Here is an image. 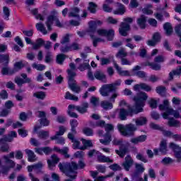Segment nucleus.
Returning <instances> with one entry per match:
<instances>
[{"label": "nucleus", "mask_w": 181, "mask_h": 181, "mask_svg": "<svg viewBox=\"0 0 181 181\" xmlns=\"http://www.w3.org/2000/svg\"><path fill=\"white\" fill-rule=\"evenodd\" d=\"M97 8H98L97 4L90 1L88 3L87 9L90 12V13L95 14L97 13Z\"/></svg>", "instance_id": "nucleus-34"}, {"label": "nucleus", "mask_w": 181, "mask_h": 181, "mask_svg": "<svg viewBox=\"0 0 181 181\" xmlns=\"http://www.w3.org/2000/svg\"><path fill=\"white\" fill-rule=\"evenodd\" d=\"M94 77L96 80H99L100 81H103V83H107V76L105 74H103L100 71H97L94 74Z\"/></svg>", "instance_id": "nucleus-31"}, {"label": "nucleus", "mask_w": 181, "mask_h": 181, "mask_svg": "<svg viewBox=\"0 0 181 181\" xmlns=\"http://www.w3.org/2000/svg\"><path fill=\"white\" fill-rule=\"evenodd\" d=\"M149 127L151 129H154L155 131H163V127L159 126V124H156L153 122L150 123Z\"/></svg>", "instance_id": "nucleus-58"}, {"label": "nucleus", "mask_w": 181, "mask_h": 181, "mask_svg": "<svg viewBox=\"0 0 181 181\" xmlns=\"http://www.w3.org/2000/svg\"><path fill=\"white\" fill-rule=\"evenodd\" d=\"M148 139V136L146 134H142L141 136H138L137 137L132 138L130 142L134 144V145H138V144H142V142H145Z\"/></svg>", "instance_id": "nucleus-18"}, {"label": "nucleus", "mask_w": 181, "mask_h": 181, "mask_svg": "<svg viewBox=\"0 0 181 181\" xmlns=\"http://www.w3.org/2000/svg\"><path fill=\"white\" fill-rule=\"evenodd\" d=\"M117 130L120 135L124 136V138H134L135 136V132L138 131V127L132 123L127 124H118Z\"/></svg>", "instance_id": "nucleus-4"}, {"label": "nucleus", "mask_w": 181, "mask_h": 181, "mask_svg": "<svg viewBox=\"0 0 181 181\" xmlns=\"http://www.w3.org/2000/svg\"><path fill=\"white\" fill-rule=\"evenodd\" d=\"M117 8L113 11L114 15H124L127 12L125 6L119 2H117Z\"/></svg>", "instance_id": "nucleus-20"}, {"label": "nucleus", "mask_w": 181, "mask_h": 181, "mask_svg": "<svg viewBox=\"0 0 181 181\" xmlns=\"http://www.w3.org/2000/svg\"><path fill=\"white\" fill-rule=\"evenodd\" d=\"M69 108L71 110H76V111H78L79 114H86V112L88 111V103L87 102L83 103L82 104V106L69 105Z\"/></svg>", "instance_id": "nucleus-13"}, {"label": "nucleus", "mask_w": 181, "mask_h": 181, "mask_svg": "<svg viewBox=\"0 0 181 181\" xmlns=\"http://www.w3.org/2000/svg\"><path fill=\"white\" fill-rule=\"evenodd\" d=\"M1 74L2 76H13L15 71L8 66H4L1 68Z\"/></svg>", "instance_id": "nucleus-37"}, {"label": "nucleus", "mask_w": 181, "mask_h": 181, "mask_svg": "<svg viewBox=\"0 0 181 181\" xmlns=\"http://www.w3.org/2000/svg\"><path fill=\"white\" fill-rule=\"evenodd\" d=\"M69 18H80V8L74 6L71 8V12L69 13Z\"/></svg>", "instance_id": "nucleus-21"}, {"label": "nucleus", "mask_w": 181, "mask_h": 181, "mask_svg": "<svg viewBox=\"0 0 181 181\" xmlns=\"http://www.w3.org/2000/svg\"><path fill=\"white\" fill-rule=\"evenodd\" d=\"M78 69L81 71H84L86 70H88V69H90V64L89 63H83V64H81Z\"/></svg>", "instance_id": "nucleus-59"}, {"label": "nucleus", "mask_w": 181, "mask_h": 181, "mask_svg": "<svg viewBox=\"0 0 181 181\" xmlns=\"http://www.w3.org/2000/svg\"><path fill=\"white\" fill-rule=\"evenodd\" d=\"M14 81L17 84V86H18V87H22V86H23V84H26V83H28V79L24 81L23 78H22L16 77L14 78Z\"/></svg>", "instance_id": "nucleus-48"}, {"label": "nucleus", "mask_w": 181, "mask_h": 181, "mask_svg": "<svg viewBox=\"0 0 181 181\" xmlns=\"http://www.w3.org/2000/svg\"><path fill=\"white\" fill-rule=\"evenodd\" d=\"M76 76H77L76 72L72 71L71 70H68V86L71 91L78 94V93L81 91V88L77 86V83H76V79H74Z\"/></svg>", "instance_id": "nucleus-7"}, {"label": "nucleus", "mask_w": 181, "mask_h": 181, "mask_svg": "<svg viewBox=\"0 0 181 181\" xmlns=\"http://www.w3.org/2000/svg\"><path fill=\"white\" fill-rule=\"evenodd\" d=\"M111 141H112L111 133H105L104 135V139H100V144H103V145H110Z\"/></svg>", "instance_id": "nucleus-25"}, {"label": "nucleus", "mask_w": 181, "mask_h": 181, "mask_svg": "<svg viewBox=\"0 0 181 181\" xmlns=\"http://www.w3.org/2000/svg\"><path fill=\"white\" fill-rule=\"evenodd\" d=\"M68 139H69L72 142V146L74 149H80L81 151V146H80V141L76 139L74 137V134L73 133L68 134Z\"/></svg>", "instance_id": "nucleus-17"}, {"label": "nucleus", "mask_w": 181, "mask_h": 181, "mask_svg": "<svg viewBox=\"0 0 181 181\" xmlns=\"http://www.w3.org/2000/svg\"><path fill=\"white\" fill-rule=\"evenodd\" d=\"M37 30L42 32L43 35H47V30L45 28V25L42 23H38L36 24Z\"/></svg>", "instance_id": "nucleus-45"}, {"label": "nucleus", "mask_w": 181, "mask_h": 181, "mask_svg": "<svg viewBox=\"0 0 181 181\" xmlns=\"http://www.w3.org/2000/svg\"><path fill=\"white\" fill-rule=\"evenodd\" d=\"M174 76H180V73L179 72V69L173 70L169 73L168 80L172 81L173 80Z\"/></svg>", "instance_id": "nucleus-54"}, {"label": "nucleus", "mask_w": 181, "mask_h": 181, "mask_svg": "<svg viewBox=\"0 0 181 181\" xmlns=\"http://www.w3.org/2000/svg\"><path fill=\"white\" fill-rule=\"evenodd\" d=\"M61 45H66V43H70V34L66 33L64 35L60 40Z\"/></svg>", "instance_id": "nucleus-53"}, {"label": "nucleus", "mask_w": 181, "mask_h": 181, "mask_svg": "<svg viewBox=\"0 0 181 181\" xmlns=\"http://www.w3.org/2000/svg\"><path fill=\"white\" fill-rule=\"evenodd\" d=\"M137 23L141 29H145L146 28V17L142 15L137 19Z\"/></svg>", "instance_id": "nucleus-33"}, {"label": "nucleus", "mask_w": 181, "mask_h": 181, "mask_svg": "<svg viewBox=\"0 0 181 181\" xmlns=\"http://www.w3.org/2000/svg\"><path fill=\"white\" fill-rule=\"evenodd\" d=\"M136 127H144L148 124V119L146 117H140L135 119Z\"/></svg>", "instance_id": "nucleus-26"}, {"label": "nucleus", "mask_w": 181, "mask_h": 181, "mask_svg": "<svg viewBox=\"0 0 181 181\" xmlns=\"http://www.w3.org/2000/svg\"><path fill=\"white\" fill-rule=\"evenodd\" d=\"M166 87L163 86H158L156 88V92L157 93V94L161 95V97H166Z\"/></svg>", "instance_id": "nucleus-40"}, {"label": "nucleus", "mask_w": 181, "mask_h": 181, "mask_svg": "<svg viewBox=\"0 0 181 181\" xmlns=\"http://www.w3.org/2000/svg\"><path fill=\"white\" fill-rule=\"evenodd\" d=\"M163 29L165 31L166 36H172V33H173V28L170 23H165L163 25Z\"/></svg>", "instance_id": "nucleus-24"}, {"label": "nucleus", "mask_w": 181, "mask_h": 181, "mask_svg": "<svg viewBox=\"0 0 181 181\" xmlns=\"http://www.w3.org/2000/svg\"><path fill=\"white\" fill-rule=\"evenodd\" d=\"M98 161L99 162V163H112L114 162V160L104 155H100L98 156Z\"/></svg>", "instance_id": "nucleus-27"}, {"label": "nucleus", "mask_w": 181, "mask_h": 181, "mask_svg": "<svg viewBox=\"0 0 181 181\" xmlns=\"http://www.w3.org/2000/svg\"><path fill=\"white\" fill-rule=\"evenodd\" d=\"M3 159L5 160V163L7 165H9L8 167L11 169H13L15 168V165H16L15 162L9 158L8 156H4Z\"/></svg>", "instance_id": "nucleus-42"}, {"label": "nucleus", "mask_w": 181, "mask_h": 181, "mask_svg": "<svg viewBox=\"0 0 181 181\" xmlns=\"http://www.w3.org/2000/svg\"><path fill=\"white\" fill-rule=\"evenodd\" d=\"M180 122L177 120H175L173 118H170L168 121V125L169 127H179V124Z\"/></svg>", "instance_id": "nucleus-60"}, {"label": "nucleus", "mask_w": 181, "mask_h": 181, "mask_svg": "<svg viewBox=\"0 0 181 181\" xmlns=\"http://www.w3.org/2000/svg\"><path fill=\"white\" fill-rule=\"evenodd\" d=\"M146 100H148V94L141 91L133 97L134 105L128 106L127 110L120 108L119 111V118L120 121H127L128 117H134L141 112H144V107L146 105Z\"/></svg>", "instance_id": "nucleus-1"}, {"label": "nucleus", "mask_w": 181, "mask_h": 181, "mask_svg": "<svg viewBox=\"0 0 181 181\" xmlns=\"http://www.w3.org/2000/svg\"><path fill=\"white\" fill-rule=\"evenodd\" d=\"M3 13H4V16H6V18L4 19H6V21H9V16H11V10L9 9V8H8L6 6H4L3 7Z\"/></svg>", "instance_id": "nucleus-55"}, {"label": "nucleus", "mask_w": 181, "mask_h": 181, "mask_svg": "<svg viewBox=\"0 0 181 181\" xmlns=\"http://www.w3.org/2000/svg\"><path fill=\"white\" fill-rule=\"evenodd\" d=\"M59 131L56 132L54 136L50 137L51 141H55L57 139V136H62L64 135V132H66V127L64 126H60L59 128Z\"/></svg>", "instance_id": "nucleus-23"}, {"label": "nucleus", "mask_w": 181, "mask_h": 181, "mask_svg": "<svg viewBox=\"0 0 181 181\" xmlns=\"http://www.w3.org/2000/svg\"><path fill=\"white\" fill-rule=\"evenodd\" d=\"M33 97H35V98L38 100H45V98H46V93L44 91H38L33 94Z\"/></svg>", "instance_id": "nucleus-47"}, {"label": "nucleus", "mask_w": 181, "mask_h": 181, "mask_svg": "<svg viewBox=\"0 0 181 181\" xmlns=\"http://www.w3.org/2000/svg\"><path fill=\"white\" fill-rule=\"evenodd\" d=\"M34 166V170L36 172V173H42V169H43V163H37L36 164H33Z\"/></svg>", "instance_id": "nucleus-49"}, {"label": "nucleus", "mask_w": 181, "mask_h": 181, "mask_svg": "<svg viewBox=\"0 0 181 181\" xmlns=\"http://www.w3.org/2000/svg\"><path fill=\"white\" fill-rule=\"evenodd\" d=\"M135 171L133 173V177L138 178L144 172H145V167H144V165L136 163L135 165Z\"/></svg>", "instance_id": "nucleus-16"}, {"label": "nucleus", "mask_w": 181, "mask_h": 181, "mask_svg": "<svg viewBox=\"0 0 181 181\" xmlns=\"http://www.w3.org/2000/svg\"><path fill=\"white\" fill-rule=\"evenodd\" d=\"M76 109H70V105L68 106L67 114L71 118H78V115L77 113L73 112Z\"/></svg>", "instance_id": "nucleus-51"}, {"label": "nucleus", "mask_w": 181, "mask_h": 181, "mask_svg": "<svg viewBox=\"0 0 181 181\" xmlns=\"http://www.w3.org/2000/svg\"><path fill=\"white\" fill-rule=\"evenodd\" d=\"M113 145H116L119 147V150H115V153L117 155H118L120 158H124L128 152H129V150L128 149V147L125 146V144H123L122 140H118L117 139H115L112 141Z\"/></svg>", "instance_id": "nucleus-9"}, {"label": "nucleus", "mask_w": 181, "mask_h": 181, "mask_svg": "<svg viewBox=\"0 0 181 181\" xmlns=\"http://www.w3.org/2000/svg\"><path fill=\"white\" fill-rule=\"evenodd\" d=\"M109 168L110 169H111V170H113L114 172H117V170H121L122 169L121 166H119V165L117 163L110 165Z\"/></svg>", "instance_id": "nucleus-63"}, {"label": "nucleus", "mask_w": 181, "mask_h": 181, "mask_svg": "<svg viewBox=\"0 0 181 181\" xmlns=\"http://www.w3.org/2000/svg\"><path fill=\"white\" fill-rule=\"evenodd\" d=\"M144 66H148L152 70H154L155 71H158V70H160L161 69L160 64L150 62H146Z\"/></svg>", "instance_id": "nucleus-35"}, {"label": "nucleus", "mask_w": 181, "mask_h": 181, "mask_svg": "<svg viewBox=\"0 0 181 181\" xmlns=\"http://www.w3.org/2000/svg\"><path fill=\"white\" fill-rule=\"evenodd\" d=\"M100 107L105 110L106 111L108 110H112L114 108V105L111 102L103 100L100 103Z\"/></svg>", "instance_id": "nucleus-36"}, {"label": "nucleus", "mask_w": 181, "mask_h": 181, "mask_svg": "<svg viewBox=\"0 0 181 181\" xmlns=\"http://www.w3.org/2000/svg\"><path fill=\"white\" fill-rule=\"evenodd\" d=\"M103 21L101 20L90 21L88 22L89 30L88 33H92L90 35V39H93V45L94 47L98 46L99 42H103V39L100 37H95L94 33L97 32L99 36H105L107 37L108 42H112L114 40V36H115V31L114 29L105 30V29H98V26H101L103 25Z\"/></svg>", "instance_id": "nucleus-2"}, {"label": "nucleus", "mask_w": 181, "mask_h": 181, "mask_svg": "<svg viewBox=\"0 0 181 181\" xmlns=\"http://www.w3.org/2000/svg\"><path fill=\"white\" fill-rule=\"evenodd\" d=\"M68 165L69 164H67V163H64L63 164L59 163L58 167L59 168L60 172L64 173L71 180H76L77 179V171L76 170L71 171V170L68 168Z\"/></svg>", "instance_id": "nucleus-8"}, {"label": "nucleus", "mask_w": 181, "mask_h": 181, "mask_svg": "<svg viewBox=\"0 0 181 181\" xmlns=\"http://www.w3.org/2000/svg\"><path fill=\"white\" fill-rule=\"evenodd\" d=\"M82 132L86 136H93L94 135V131L90 127L83 128Z\"/></svg>", "instance_id": "nucleus-43"}, {"label": "nucleus", "mask_w": 181, "mask_h": 181, "mask_svg": "<svg viewBox=\"0 0 181 181\" xmlns=\"http://www.w3.org/2000/svg\"><path fill=\"white\" fill-rule=\"evenodd\" d=\"M160 40H162V35H160V33L156 32L153 34L152 40H148L147 41V45L148 46L154 47V46H156Z\"/></svg>", "instance_id": "nucleus-12"}, {"label": "nucleus", "mask_w": 181, "mask_h": 181, "mask_svg": "<svg viewBox=\"0 0 181 181\" xmlns=\"http://www.w3.org/2000/svg\"><path fill=\"white\" fill-rule=\"evenodd\" d=\"M170 148L174 152L175 158L177 159V162L180 163L181 162V147L176 144L172 142L170 143Z\"/></svg>", "instance_id": "nucleus-11"}, {"label": "nucleus", "mask_w": 181, "mask_h": 181, "mask_svg": "<svg viewBox=\"0 0 181 181\" xmlns=\"http://www.w3.org/2000/svg\"><path fill=\"white\" fill-rule=\"evenodd\" d=\"M159 151L163 155L168 153V143L165 141H162L160 144Z\"/></svg>", "instance_id": "nucleus-39"}, {"label": "nucleus", "mask_w": 181, "mask_h": 181, "mask_svg": "<svg viewBox=\"0 0 181 181\" xmlns=\"http://www.w3.org/2000/svg\"><path fill=\"white\" fill-rule=\"evenodd\" d=\"M25 153L28 156V162H35L36 160V155L35 152L30 149H25Z\"/></svg>", "instance_id": "nucleus-28"}, {"label": "nucleus", "mask_w": 181, "mask_h": 181, "mask_svg": "<svg viewBox=\"0 0 181 181\" xmlns=\"http://www.w3.org/2000/svg\"><path fill=\"white\" fill-rule=\"evenodd\" d=\"M45 45V41L42 38H37L35 42L33 43V49L37 50Z\"/></svg>", "instance_id": "nucleus-32"}, {"label": "nucleus", "mask_w": 181, "mask_h": 181, "mask_svg": "<svg viewBox=\"0 0 181 181\" xmlns=\"http://www.w3.org/2000/svg\"><path fill=\"white\" fill-rule=\"evenodd\" d=\"M113 65L115 69L117 70L118 74L123 77H138V78H146L148 76L146 72L142 70V67L139 65H136L130 71L122 70V67H119L118 64L115 61H113Z\"/></svg>", "instance_id": "nucleus-3"}, {"label": "nucleus", "mask_w": 181, "mask_h": 181, "mask_svg": "<svg viewBox=\"0 0 181 181\" xmlns=\"http://www.w3.org/2000/svg\"><path fill=\"white\" fill-rule=\"evenodd\" d=\"M66 54H59L57 56V63L58 64H63L64 60H66Z\"/></svg>", "instance_id": "nucleus-50"}, {"label": "nucleus", "mask_w": 181, "mask_h": 181, "mask_svg": "<svg viewBox=\"0 0 181 181\" xmlns=\"http://www.w3.org/2000/svg\"><path fill=\"white\" fill-rule=\"evenodd\" d=\"M105 131L106 134H111L114 131V125L110 123L106 124L105 125Z\"/></svg>", "instance_id": "nucleus-56"}, {"label": "nucleus", "mask_w": 181, "mask_h": 181, "mask_svg": "<svg viewBox=\"0 0 181 181\" xmlns=\"http://www.w3.org/2000/svg\"><path fill=\"white\" fill-rule=\"evenodd\" d=\"M9 144L8 143H3L0 146V152L4 153L9 152Z\"/></svg>", "instance_id": "nucleus-52"}, {"label": "nucleus", "mask_w": 181, "mask_h": 181, "mask_svg": "<svg viewBox=\"0 0 181 181\" xmlns=\"http://www.w3.org/2000/svg\"><path fill=\"white\" fill-rule=\"evenodd\" d=\"M18 135L21 136L22 138H26L28 136V130H25L24 129H18Z\"/></svg>", "instance_id": "nucleus-64"}, {"label": "nucleus", "mask_w": 181, "mask_h": 181, "mask_svg": "<svg viewBox=\"0 0 181 181\" xmlns=\"http://www.w3.org/2000/svg\"><path fill=\"white\" fill-rule=\"evenodd\" d=\"M158 108L160 111H165L162 114L164 119H168L169 115H173L175 118H180V113L169 107V100L168 99L164 100L163 104L159 105Z\"/></svg>", "instance_id": "nucleus-5"}, {"label": "nucleus", "mask_w": 181, "mask_h": 181, "mask_svg": "<svg viewBox=\"0 0 181 181\" xmlns=\"http://www.w3.org/2000/svg\"><path fill=\"white\" fill-rule=\"evenodd\" d=\"M134 165V160L131 156L128 155L124 158V162L122 163V166L126 172H129V169L132 168Z\"/></svg>", "instance_id": "nucleus-15"}, {"label": "nucleus", "mask_w": 181, "mask_h": 181, "mask_svg": "<svg viewBox=\"0 0 181 181\" xmlns=\"http://www.w3.org/2000/svg\"><path fill=\"white\" fill-rule=\"evenodd\" d=\"M129 30H131V25L124 22L120 23L119 33L121 35V36H128V32H129Z\"/></svg>", "instance_id": "nucleus-14"}, {"label": "nucleus", "mask_w": 181, "mask_h": 181, "mask_svg": "<svg viewBox=\"0 0 181 181\" xmlns=\"http://www.w3.org/2000/svg\"><path fill=\"white\" fill-rule=\"evenodd\" d=\"M51 13V15L47 16L45 23L53 25V23L56 21V18L57 17L56 16V13H57V12H56V11H52Z\"/></svg>", "instance_id": "nucleus-38"}, {"label": "nucleus", "mask_w": 181, "mask_h": 181, "mask_svg": "<svg viewBox=\"0 0 181 181\" xmlns=\"http://www.w3.org/2000/svg\"><path fill=\"white\" fill-rule=\"evenodd\" d=\"M83 146H81V151H86L87 148H93V141L86 139H81Z\"/></svg>", "instance_id": "nucleus-29"}, {"label": "nucleus", "mask_w": 181, "mask_h": 181, "mask_svg": "<svg viewBox=\"0 0 181 181\" xmlns=\"http://www.w3.org/2000/svg\"><path fill=\"white\" fill-rule=\"evenodd\" d=\"M174 160L170 157H165L162 160L161 163L163 165H170V163H173Z\"/></svg>", "instance_id": "nucleus-62"}, {"label": "nucleus", "mask_w": 181, "mask_h": 181, "mask_svg": "<svg viewBox=\"0 0 181 181\" xmlns=\"http://www.w3.org/2000/svg\"><path fill=\"white\" fill-rule=\"evenodd\" d=\"M40 124L42 127H49L50 125V121L46 117L41 118L40 119Z\"/></svg>", "instance_id": "nucleus-57"}, {"label": "nucleus", "mask_w": 181, "mask_h": 181, "mask_svg": "<svg viewBox=\"0 0 181 181\" xmlns=\"http://www.w3.org/2000/svg\"><path fill=\"white\" fill-rule=\"evenodd\" d=\"M0 63L3 64L4 67H8V66H9V55L0 54Z\"/></svg>", "instance_id": "nucleus-30"}, {"label": "nucleus", "mask_w": 181, "mask_h": 181, "mask_svg": "<svg viewBox=\"0 0 181 181\" xmlns=\"http://www.w3.org/2000/svg\"><path fill=\"white\" fill-rule=\"evenodd\" d=\"M71 126V132L73 135H76L77 134L76 128L78 127V121L76 119H72L69 122Z\"/></svg>", "instance_id": "nucleus-22"}, {"label": "nucleus", "mask_w": 181, "mask_h": 181, "mask_svg": "<svg viewBox=\"0 0 181 181\" xmlns=\"http://www.w3.org/2000/svg\"><path fill=\"white\" fill-rule=\"evenodd\" d=\"M23 67H25V64L22 61H20L14 64V67L12 70L14 71L15 74V73H17V71H19V70H22Z\"/></svg>", "instance_id": "nucleus-41"}, {"label": "nucleus", "mask_w": 181, "mask_h": 181, "mask_svg": "<svg viewBox=\"0 0 181 181\" xmlns=\"http://www.w3.org/2000/svg\"><path fill=\"white\" fill-rule=\"evenodd\" d=\"M119 86H121V79H118L112 83L103 85L99 90V93L102 97H108L110 93H115L117 87Z\"/></svg>", "instance_id": "nucleus-6"}, {"label": "nucleus", "mask_w": 181, "mask_h": 181, "mask_svg": "<svg viewBox=\"0 0 181 181\" xmlns=\"http://www.w3.org/2000/svg\"><path fill=\"white\" fill-rule=\"evenodd\" d=\"M68 168L71 170V172L74 170H78V169H84L86 168V163L83 160H78V163L72 161L71 163H66Z\"/></svg>", "instance_id": "nucleus-10"}, {"label": "nucleus", "mask_w": 181, "mask_h": 181, "mask_svg": "<svg viewBox=\"0 0 181 181\" xmlns=\"http://www.w3.org/2000/svg\"><path fill=\"white\" fill-rule=\"evenodd\" d=\"M65 100H71L72 101H78V97L70 93L67 91L64 96Z\"/></svg>", "instance_id": "nucleus-46"}, {"label": "nucleus", "mask_w": 181, "mask_h": 181, "mask_svg": "<svg viewBox=\"0 0 181 181\" xmlns=\"http://www.w3.org/2000/svg\"><path fill=\"white\" fill-rule=\"evenodd\" d=\"M90 103L93 107H97L100 104V98L92 96L90 98Z\"/></svg>", "instance_id": "nucleus-61"}, {"label": "nucleus", "mask_w": 181, "mask_h": 181, "mask_svg": "<svg viewBox=\"0 0 181 181\" xmlns=\"http://www.w3.org/2000/svg\"><path fill=\"white\" fill-rule=\"evenodd\" d=\"M38 138L44 140L47 139L49 138V132L45 130L40 131L38 132Z\"/></svg>", "instance_id": "nucleus-44"}, {"label": "nucleus", "mask_w": 181, "mask_h": 181, "mask_svg": "<svg viewBox=\"0 0 181 181\" xmlns=\"http://www.w3.org/2000/svg\"><path fill=\"white\" fill-rule=\"evenodd\" d=\"M53 151L58 152V153H61V155H63L66 159H69V158H70L69 154V147H64V148L61 149L57 146H54Z\"/></svg>", "instance_id": "nucleus-19"}]
</instances>
